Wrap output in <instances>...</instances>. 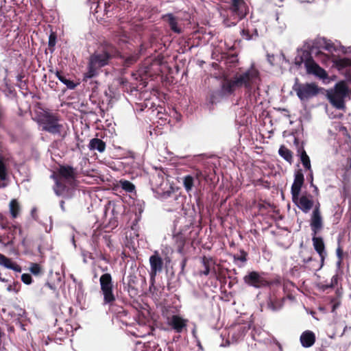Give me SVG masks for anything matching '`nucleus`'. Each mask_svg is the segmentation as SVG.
I'll list each match as a JSON object with an SVG mask.
<instances>
[{"instance_id":"obj_43","label":"nucleus","mask_w":351,"mask_h":351,"mask_svg":"<svg viewBox=\"0 0 351 351\" xmlns=\"http://www.w3.org/2000/svg\"><path fill=\"white\" fill-rule=\"evenodd\" d=\"M64 330H57L53 337V340L56 343L62 344L64 340Z\"/></svg>"},{"instance_id":"obj_2","label":"nucleus","mask_w":351,"mask_h":351,"mask_svg":"<svg viewBox=\"0 0 351 351\" xmlns=\"http://www.w3.org/2000/svg\"><path fill=\"white\" fill-rule=\"evenodd\" d=\"M229 5L223 14V23L227 27L236 25L249 12V8L244 0H230Z\"/></svg>"},{"instance_id":"obj_64","label":"nucleus","mask_w":351,"mask_h":351,"mask_svg":"<svg viewBox=\"0 0 351 351\" xmlns=\"http://www.w3.org/2000/svg\"><path fill=\"white\" fill-rule=\"evenodd\" d=\"M287 298L289 300H295V297L292 294H288L287 295Z\"/></svg>"},{"instance_id":"obj_33","label":"nucleus","mask_w":351,"mask_h":351,"mask_svg":"<svg viewBox=\"0 0 351 351\" xmlns=\"http://www.w3.org/2000/svg\"><path fill=\"white\" fill-rule=\"evenodd\" d=\"M339 280V275L335 274L332 277L330 283L324 284L323 282H319L317 284V287L319 290L324 291L329 288H334L335 286H337L338 285Z\"/></svg>"},{"instance_id":"obj_60","label":"nucleus","mask_w":351,"mask_h":351,"mask_svg":"<svg viewBox=\"0 0 351 351\" xmlns=\"http://www.w3.org/2000/svg\"><path fill=\"white\" fill-rule=\"evenodd\" d=\"M23 77H24V75L23 74L18 75L17 77H16L17 81L22 83Z\"/></svg>"},{"instance_id":"obj_14","label":"nucleus","mask_w":351,"mask_h":351,"mask_svg":"<svg viewBox=\"0 0 351 351\" xmlns=\"http://www.w3.org/2000/svg\"><path fill=\"white\" fill-rule=\"evenodd\" d=\"M303 267H304V270L311 271H317L322 269L324 264V261H322V259L317 260L312 256L307 257L306 258H303L302 260Z\"/></svg>"},{"instance_id":"obj_48","label":"nucleus","mask_w":351,"mask_h":351,"mask_svg":"<svg viewBox=\"0 0 351 351\" xmlns=\"http://www.w3.org/2000/svg\"><path fill=\"white\" fill-rule=\"evenodd\" d=\"M21 280L25 285H30L32 282V276L29 274H23L21 276Z\"/></svg>"},{"instance_id":"obj_57","label":"nucleus","mask_w":351,"mask_h":351,"mask_svg":"<svg viewBox=\"0 0 351 351\" xmlns=\"http://www.w3.org/2000/svg\"><path fill=\"white\" fill-rule=\"evenodd\" d=\"M112 2L109 1L108 2H105L104 3V5H105V12L107 13L108 12V8L110 7V4L112 3Z\"/></svg>"},{"instance_id":"obj_36","label":"nucleus","mask_w":351,"mask_h":351,"mask_svg":"<svg viewBox=\"0 0 351 351\" xmlns=\"http://www.w3.org/2000/svg\"><path fill=\"white\" fill-rule=\"evenodd\" d=\"M224 97L223 92L220 90H214L209 92L208 99L212 104L217 103Z\"/></svg>"},{"instance_id":"obj_38","label":"nucleus","mask_w":351,"mask_h":351,"mask_svg":"<svg viewBox=\"0 0 351 351\" xmlns=\"http://www.w3.org/2000/svg\"><path fill=\"white\" fill-rule=\"evenodd\" d=\"M283 301H284V298H282V299H278V298L270 299L267 305H268L269 308H270L271 310H272L274 311H276L282 308V306H283Z\"/></svg>"},{"instance_id":"obj_18","label":"nucleus","mask_w":351,"mask_h":351,"mask_svg":"<svg viewBox=\"0 0 351 351\" xmlns=\"http://www.w3.org/2000/svg\"><path fill=\"white\" fill-rule=\"evenodd\" d=\"M189 320L179 315H173L167 317V324L172 329H183L187 326Z\"/></svg>"},{"instance_id":"obj_63","label":"nucleus","mask_w":351,"mask_h":351,"mask_svg":"<svg viewBox=\"0 0 351 351\" xmlns=\"http://www.w3.org/2000/svg\"><path fill=\"white\" fill-rule=\"evenodd\" d=\"M64 200H61L60 202V205L61 208L63 210H64Z\"/></svg>"},{"instance_id":"obj_10","label":"nucleus","mask_w":351,"mask_h":351,"mask_svg":"<svg viewBox=\"0 0 351 351\" xmlns=\"http://www.w3.org/2000/svg\"><path fill=\"white\" fill-rule=\"evenodd\" d=\"M51 177L55 180L53 190L56 194L63 195L66 191V166L61 165L58 171H54Z\"/></svg>"},{"instance_id":"obj_51","label":"nucleus","mask_w":351,"mask_h":351,"mask_svg":"<svg viewBox=\"0 0 351 351\" xmlns=\"http://www.w3.org/2000/svg\"><path fill=\"white\" fill-rule=\"evenodd\" d=\"M241 34H242V36L245 38L246 40H250L251 39V35L250 34V32L248 29H243L242 31H241Z\"/></svg>"},{"instance_id":"obj_23","label":"nucleus","mask_w":351,"mask_h":351,"mask_svg":"<svg viewBox=\"0 0 351 351\" xmlns=\"http://www.w3.org/2000/svg\"><path fill=\"white\" fill-rule=\"evenodd\" d=\"M78 173L76 169L67 165V189L71 187L74 189L78 184L76 178H77Z\"/></svg>"},{"instance_id":"obj_3","label":"nucleus","mask_w":351,"mask_h":351,"mask_svg":"<svg viewBox=\"0 0 351 351\" xmlns=\"http://www.w3.org/2000/svg\"><path fill=\"white\" fill-rule=\"evenodd\" d=\"M234 77L235 84H238L239 88L243 86L247 93L251 94L254 92L255 88L258 89L261 81L259 72L254 66L242 73L236 74Z\"/></svg>"},{"instance_id":"obj_6","label":"nucleus","mask_w":351,"mask_h":351,"mask_svg":"<svg viewBox=\"0 0 351 351\" xmlns=\"http://www.w3.org/2000/svg\"><path fill=\"white\" fill-rule=\"evenodd\" d=\"M263 274L258 271H252L249 272L243 277V281L247 285L256 289H261L264 287H269L273 285H280L281 284V278L279 276L269 280L265 278Z\"/></svg>"},{"instance_id":"obj_15","label":"nucleus","mask_w":351,"mask_h":351,"mask_svg":"<svg viewBox=\"0 0 351 351\" xmlns=\"http://www.w3.org/2000/svg\"><path fill=\"white\" fill-rule=\"evenodd\" d=\"M162 19L164 22L168 24L170 29L178 34L182 32V27L178 25V18L175 16L173 14L169 13L162 16Z\"/></svg>"},{"instance_id":"obj_50","label":"nucleus","mask_w":351,"mask_h":351,"mask_svg":"<svg viewBox=\"0 0 351 351\" xmlns=\"http://www.w3.org/2000/svg\"><path fill=\"white\" fill-rule=\"evenodd\" d=\"M56 75L64 84H66V76L62 71H57Z\"/></svg>"},{"instance_id":"obj_53","label":"nucleus","mask_w":351,"mask_h":351,"mask_svg":"<svg viewBox=\"0 0 351 351\" xmlns=\"http://www.w3.org/2000/svg\"><path fill=\"white\" fill-rule=\"evenodd\" d=\"M31 215L32 218L35 220L38 219V215H37V209L36 208H33L31 210Z\"/></svg>"},{"instance_id":"obj_1","label":"nucleus","mask_w":351,"mask_h":351,"mask_svg":"<svg viewBox=\"0 0 351 351\" xmlns=\"http://www.w3.org/2000/svg\"><path fill=\"white\" fill-rule=\"evenodd\" d=\"M119 56V51L112 45L106 43L101 49L90 55L88 60L87 71L84 73V80L97 76L101 69L110 63V61Z\"/></svg>"},{"instance_id":"obj_22","label":"nucleus","mask_w":351,"mask_h":351,"mask_svg":"<svg viewBox=\"0 0 351 351\" xmlns=\"http://www.w3.org/2000/svg\"><path fill=\"white\" fill-rule=\"evenodd\" d=\"M301 344L304 348L312 346L315 341V335L311 330H304L300 338Z\"/></svg>"},{"instance_id":"obj_12","label":"nucleus","mask_w":351,"mask_h":351,"mask_svg":"<svg viewBox=\"0 0 351 351\" xmlns=\"http://www.w3.org/2000/svg\"><path fill=\"white\" fill-rule=\"evenodd\" d=\"M150 264V282L151 288L154 287V282H155V277L158 273H160L163 269V260L160 256L159 253L155 251L154 253L149 257Z\"/></svg>"},{"instance_id":"obj_31","label":"nucleus","mask_w":351,"mask_h":351,"mask_svg":"<svg viewBox=\"0 0 351 351\" xmlns=\"http://www.w3.org/2000/svg\"><path fill=\"white\" fill-rule=\"evenodd\" d=\"M128 335L135 337H139L144 340L143 341L141 340L137 341L136 343H145L149 341L147 339L150 337L151 332L149 330H147L146 332L145 330H132L130 331Z\"/></svg>"},{"instance_id":"obj_28","label":"nucleus","mask_w":351,"mask_h":351,"mask_svg":"<svg viewBox=\"0 0 351 351\" xmlns=\"http://www.w3.org/2000/svg\"><path fill=\"white\" fill-rule=\"evenodd\" d=\"M106 147V143L98 138L91 139L88 145L90 150H97L100 153H103L105 151Z\"/></svg>"},{"instance_id":"obj_47","label":"nucleus","mask_w":351,"mask_h":351,"mask_svg":"<svg viewBox=\"0 0 351 351\" xmlns=\"http://www.w3.org/2000/svg\"><path fill=\"white\" fill-rule=\"evenodd\" d=\"M240 254H241L239 256L234 255V258L235 260H239L243 263L247 261V252H245L244 250H242L240 251Z\"/></svg>"},{"instance_id":"obj_35","label":"nucleus","mask_w":351,"mask_h":351,"mask_svg":"<svg viewBox=\"0 0 351 351\" xmlns=\"http://www.w3.org/2000/svg\"><path fill=\"white\" fill-rule=\"evenodd\" d=\"M279 155L290 164L293 162V153L285 145H281L278 150Z\"/></svg>"},{"instance_id":"obj_11","label":"nucleus","mask_w":351,"mask_h":351,"mask_svg":"<svg viewBox=\"0 0 351 351\" xmlns=\"http://www.w3.org/2000/svg\"><path fill=\"white\" fill-rule=\"evenodd\" d=\"M244 337L243 330H222L220 338L222 342L220 347H227L239 342Z\"/></svg>"},{"instance_id":"obj_29","label":"nucleus","mask_w":351,"mask_h":351,"mask_svg":"<svg viewBox=\"0 0 351 351\" xmlns=\"http://www.w3.org/2000/svg\"><path fill=\"white\" fill-rule=\"evenodd\" d=\"M9 209L12 218H17L21 213V205L16 199H12L9 204Z\"/></svg>"},{"instance_id":"obj_26","label":"nucleus","mask_w":351,"mask_h":351,"mask_svg":"<svg viewBox=\"0 0 351 351\" xmlns=\"http://www.w3.org/2000/svg\"><path fill=\"white\" fill-rule=\"evenodd\" d=\"M343 296V288L341 286L335 291V295L330 297V303L332 304V312H335L341 304Z\"/></svg>"},{"instance_id":"obj_62","label":"nucleus","mask_w":351,"mask_h":351,"mask_svg":"<svg viewBox=\"0 0 351 351\" xmlns=\"http://www.w3.org/2000/svg\"><path fill=\"white\" fill-rule=\"evenodd\" d=\"M156 290V287L154 285L151 289V285L149 286V291L152 293H154V291Z\"/></svg>"},{"instance_id":"obj_58","label":"nucleus","mask_w":351,"mask_h":351,"mask_svg":"<svg viewBox=\"0 0 351 351\" xmlns=\"http://www.w3.org/2000/svg\"><path fill=\"white\" fill-rule=\"evenodd\" d=\"M316 210L318 211L319 213H321V212H320V204L319 202H317L315 204L314 210H313V212H315Z\"/></svg>"},{"instance_id":"obj_19","label":"nucleus","mask_w":351,"mask_h":351,"mask_svg":"<svg viewBox=\"0 0 351 351\" xmlns=\"http://www.w3.org/2000/svg\"><path fill=\"white\" fill-rule=\"evenodd\" d=\"M311 228L313 235H317V234L323 228V222L321 213H319L317 210L315 212H313L312 213L311 218Z\"/></svg>"},{"instance_id":"obj_39","label":"nucleus","mask_w":351,"mask_h":351,"mask_svg":"<svg viewBox=\"0 0 351 351\" xmlns=\"http://www.w3.org/2000/svg\"><path fill=\"white\" fill-rule=\"evenodd\" d=\"M339 69H343L351 66V59L348 58H339L335 62Z\"/></svg>"},{"instance_id":"obj_16","label":"nucleus","mask_w":351,"mask_h":351,"mask_svg":"<svg viewBox=\"0 0 351 351\" xmlns=\"http://www.w3.org/2000/svg\"><path fill=\"white\" fill-rule=\"evenodd\" d=\"M236 83L234 76L232 79H224L221 84L220 90L223 92L224 96L232 95L235 90L239 87L238 84Z\"/></svg>"},{"instance_id":"obj_5","label":"nucleus","mask_w":351,"mask_h":351,"mask_svg":"<svg viewBox=\"0 0 351 351\" xmlns=\"http://www.w3.org/2000/svg\"><path fill=\"white\" fill-rule=\"evenodd\" d=\"M60 116L57 112H52L49 110H44L37 114L38 123L43 126V130L52 134L59 133L62 125L59 123Z\"/></svg>"},{"instance_id":"obj_44","label":"nucleus","mask_w":351,"mask_h":351,"mask_svg":"<svg viewBox=\"0 0 351 351\" xmlns=\"http://www.w3.org/2000/svg\"><path fill=\"white\" fill-rule=\"evenodd\" d=\"M29 271L34 275H39L41 273V267L39 264L32 263L29 267Z\"/></svg>"},{"instance_id":"obj_17","label":"nucleus","mask_w":351,"mask_h":351,"mask_svg":"<svg viewBox=\"0 0 351 351\" xmlns=\"http://www.w3.org/2000/svg\"><path fill=\"white\" fill-rule=\"evenodd\" d=\"M128 292L131 298H136L139 294L138 278L135 274L128 276Z\"/></svg>"},{"instance_id":"obj_59","label":"nucleus","mask_w":351,"mask_h":351,"mask_svg":"<svg viewBox=\"0 0 351 351\" xmlns=\"http://www.w3.org/2000/svg\"><path fill=\"white\" fill-rule=\"evenodd\" d=\"M186 262H187V260L186 258H184L181 263V267H182V270H184L186 265Z\"/></svg>"},{"instance_id":"obj_9","label":"nucleus","mask_w":351,"mask_h":351,"mask_svg":"<svg viewBox=\"0 0 351 351\" xmlns=\"http://www.w3.org/2000/svg\"><path fill=\"white\" fill-rule=\"evenodd\" d=\"M293 90L300 100L308 99L319 93V88L315 83H295Z\"/></svg>"},{"instance_id":"obj_34","label":"nucleus","mask_w":351,"mask_h":351,"mask_svg":"<svg viewBox=\"0 0 351 351\" xmlns=\"http://www.w3.org/2000/svg\"><path fill=\"white\" fill-rule=\"evenodd\" d=\"M8 179V169L3 161V158L0 156V180L5 181ZM7 186L5 183L0 184V188H4Z\"/></svg>"},{"instance_id":"obj_25","label":"nucleus","mask_w":351,"mask_h":351,"mask_svg":"<svg viewBox=\"0 0 351 351\" xmlns=\"http://www.w3.org/2000/svg\"><path fill=\"white\" fill-rule=\"evenodd\" d=\"M298 156L300 158L304 168L306 170H311V165L309 156L307 155L303 145L298 146L297 150Z\"/></svg>"},{"instance_id":"obj_41","label":"nucleus","mask_w":351,"mask_h":351,"mask_svg":"<svg viewBox=\"0 0 351 351\" xmlns=\"http://www.w3.org/2000/svg\"><path fill=\"white\" fill-rule=\"evenodd\" d=\"M120 185L121 188L126 192L132 193L134 191V185L128 180H121Z\"/></svg>"},{"instance_id":"obj_30","label":"nucleus","mask_w":351,"mask_h":351,"mask_svg":"<svg viewBox=\"0 0 351 351\" xmlns=\"http://www.w3.org/2000/svg\"><path fill=\"white\" fill-rule=\"evenodd\" d=\"M174 240L177 252L180 254H183L186 241L185 236L182 233H178L174 236Z\"/></svg>"},{"instance_id":"obj_49","label":"nucleus","mask_w":351,"mask_h":351,"mask_svg":"<svg viewBox=\"0 0 351 351\" xmlns=\"http://www.w3.org/2000/svg\"><path fill=\"white\" fill-rule=\"evenodd\" d=\"M194 177V180H197L199 183L202 181V180L204 178V176L203 175L202 172L200 170H196L192 175Z\"/></svg>"},{"instance_id":"obj_24","label":"nucleus","mask_w":351,"mask_h":351,"mask_svg":"<svg viewBox=\"0 0 351 351\" xmlns=\"http://www.w3.org/2000/svg\"><path fill=\"white\" fill-rule=\"evenodd\" d=\"M0 265L3 266L5 268L12 269L16 272H21V267L16 264V263H13L12 260L5 255L0 253Z\"/></svg>"},{"instance_id":"obj_42","label":"nucleus","mask_w":351,"mask_h":351,"mask_svg":"<svg viewBox=\"0 0 351 351\" xmlns=\"http://www.w3.org/2000/svg\"><path fill=\"white\" fill-rule=\"evenodd\" d=\"M56 38H57L56 34L55 32H52L49 35V43H48L49 50L51 53H53L54 51V47L56 43Z\"/></svg>"},{"instance_id":"obj_13","label":"nucleus","mask_w":351,"mask_h":351,"mask_svg":"<svg viewBox=\"0 0 351 351\" xmlns=\"http://www.w3.org/2000/svg\"><path fill=\"white\" fill-rule=\"evenodd\" d=\"M304 182V176L302 170L298 169L295 172L294 181L291 189L293 202H295V201L298 199L301 191V188L303 186Z\"/></svg>"},{"instance_id":"obj_8","label":"nucleus","mask_w":351,"mask_h":351,"mask_svg":"<svg viewBox=\"0 0 351 351\" xmlns=\"http://www.w3.org/2000/svg\"><path fill=\"white\" fill-rule=\"evenodd\" d=\"M99 284L104 295V302L112 304L116 300L113 293V281L110 274L105 273L100 276Z\"/></svg>"},{"instance_id":"obj_61","label":"nucleus","mask_w":351,"mask_h":351,"mask_svg":"<svg viewBox=\"0 0 351 351\" xmlns=\"http://www.w3.org/2000/svg\"><path fill=\"white\" fill-rule=\"evenodd\" d=\"M7 219V217L3 214L0 213V223Z\"/></svg>"},{"instance_id":"obj_27","label":"nucleus","mask_w":351,"mask_h":351,"mask_svg":"<svg viewBox=\"0 0 351 351\" xmlns=\"http://www.w3.org/2000/svg\"><path fill=\"white\" fill-rule=\"evenodd\" d=\"M202 264L204 267V269L199 271V276H208L211 271V266L215 264L214 259L212 257H206L204 256L202 257Z\"/></svg>"},{"instance_id":"obj_56","label":"nucleus","mask_w":351,"mask_h":351,"mask_svg":"<svg viewBox=\"0 0 351 351\" xmlns=\"http://www.w3.org/2000/svg\"><path fill=\"white\" fill-rule=\"evenodd\" d=\"M5 114V110L2 107H0V121L4 119Z\"/></svg>"},{"instance_id":"obj_37","label":"nucleus","mask_w":351,"mask_h":351,"mask_svg":"<svg viewBox=\"0 0 351 351\" xmlns=\"http://www.w3.org/2000/svg\"><path fill=\"white\" fill-rule=\"evenodd\" d=\"M194 177L192 175H186L183 178V186L187 193L192 191L194 186Z\"/></svg>"},{"instance_id":"obj_55","label":"nucleus","mask_w":351,"mask_h":351,"mask_svg":"<svg viewBox=\"0 0 351 351\" xmlns=\"http://www.w3.org/2000/svg\"><path fill=\"white\" fill-rule=\"evenodd\" d=\"M337 255L339 257V260L342 259L343 256V249L339 246L337 249Z\"/></svg>"},{"instance_id":"obj_32","label":"nucleus","mask_w":351,"mask_h":351,"mask_svg":"<svg viewBox=\"0 0 351 351\" xmlns=\"http://www.w3.org/2000/svg\"><path fill=\"white\" fill-rule=\"evenodd\" d=\"M121 58L122 59V65L125 68H128L137 62L139 56L138 53H132L127 56H121Z\"/></svg>"},{"instance_id":"obj_20","label":"nucleus","mask_w":351,"mask_h":351,"mask_svg":"<svg viewBox=\"0 0 351 351\" xmlns=\"http://www.w3.org/2000/svg\"><path fill=\"white\" fill-rule=\"evenodd\" d=\"M312 241L315 250L317 252L322 261H324L327 256V253L325 250V245L323 239L320 237L313 235Z\"/></svg>"},{"instance_id":"obj_21","label":"nucleus","mask_w":351,"mask_h":351,"mask_svg":"<svg viewBox=\"0 0 351 351\" xmlns=\"http://www.w3.org/2000/svg\"><path fill=\"white\" fill-rule=\"evenodd\" d=\"M304 213H306L313 206V201L306 195L298 197V199L293 202Z\"/></svg>"},{"instance_id":"obj_45","label":"nucleus","mask_w":351,"mask_h":351,"mask_svg":"<svg viewBox=\"0 0 351 351\" xmlns=\"http://www.w3.org/2000/svg\"><path fill=\"white\" fill-rule=\"evenodd\" d=\"M300 271H306V270H304V267H303V263L295 265L291 269V274L293 276L299 274Z\"/></svg>"},{"instance_id":"obj_52","label":"nucleus","mask_w":351,"mask_h":351,"mask_svg":"<svg viewBox=\"0 0 351 351\" xmlns=\"http://www.w3.org/2000/svg\"><path fill=\"white\" fill-rule=\"evenodd\" d=\"M0 226L2 229L5 230L9 228V222L8 219L0 223Z\"/></svg>"},{"instance_id":"obj_40","label":"nucleus","mask_w":351,"mask_h":351,"mask_svg":"<svg viewBox=\"0 0 351 351\" xmlns=\"http://www.w3.org/2000/svg\"><path fill=\"white\" fill-rule=\"evenodd\" d=\"M165 176V174L164 171H158L156 174L152 176V182L155 183L157 186H161L164 182Z\"/></svg>"},{"instance_id":"obj_7","label":"nucleus","mask_w":351,"mask_h":351,"mask_svg":"<svg viewBox=\"0 0 351 351\" xmlns=\"http://www.w3.org/2000/svg\"><path fill=\"white\" fill-rule=\"evenodd\" d=\"M348 95V87L344 81L337 83L334 90L327 93L330 103L337 109L343 110L345 106V97Z\"/></svg>"},{"instance_id":"obj_46","label":"nucleus","mask_w":351,"mask_h":351,"mask_svg":"<svg viewBox=\"0 0 351 351\" xmlns=\"http://www.w3.org/2000/svg\"><path fill=\"white\" fill-rule=\"evenodd\" d=\"M90 81L89 82V86L88 88L92 91V94L97 95L98 93V85L99 84L96 81L92 80V78L90 79Z\"/></svg>"},{"instance_id":"obj_4","label":"nucleus","mask_w":351,"mask_h":351,"mask_svg":"<svg viewBox=\"0 0 351 351\" xmlns=\"http://www.w3.org/2000/svg\"><path fill=\"white\" fill-rule=\"evenodd\" d=\"M295 64L300 66L302 64L308 74L315 75L320 78L327 76L326 71L313 60L311 53L308 50H302L295 58Z\"/></svg>"},{"instance_id":"obj_54","label":"nucleus","mask_w":351,"mask_h":351,"mask_svg":"<svg viewBox=\"0 0 351 351\" xmlns=\"http://www.w3.org/2000/svg\"><path fill=\"white\" fill-rule=\"evenodd\" d=\"M76 86V84L73 81L67 80V89H73Z\"/></svg>"}]
</instances>
